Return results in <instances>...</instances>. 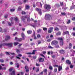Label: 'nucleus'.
<instances>
[{
	"label": "nucleus",
	"instance_id": "f257e3e1",
	"mask_svg": "<svg viewBox=\"0 0 75 75\" xmlns=\"http://www.w3.org/2000/svg\"><path fill=\"white\" fill-rule=\"evenodd\" d=\"M45 18L47 20H51L52 17H51V16L49 14H46Z\"/></svg>",
	"mask_w": 75,
	"mask_h": 75
},
{
	"label": "nucleus",
	"instance_id": "f03ea898",
	"mask_svg": "<svg viewBox=\"0 0 75 75\" xmlns=\"http://www.w3.org/2000/svg\"><path fill=\"white\" fill-rule=\"evenodd\" d=\"M13 71V69H9V71L10 72V75H15V71H13L12 72V71Z\"/></svg>",
	"mask_w": 75,
	"mask_h": 75
},
{
	"label": "nucleus",
	"instance_id": "7ed1b4c3",
	"mask_svg": "<svg viewBox=\"0 0 75 75\" xmlns=\"http://www.w3.org/2000/svg\"><path fill=\"white\" fill-rule=\"evenodd\" d=\"M58 43V41L56 40H54L52 42L51 44L52 45H56V44H57Z\"/></svg>",
	"mask_w": 75,
	"mask_h": 75
},
{
	"label": "nucleus",
	"instance_id": "20e7f679",
	"mask_svg": "<svg viewBox=\"0 0 75 75\" xmlns=\"http://www.w3.org/2000/svg\"><path fill=\"white\" fill-rule=\"evenodd\" d=\"M36 10L37 11H38L39 14L40 15H41L42 14V13L41 12V10L40 9H38V8H36Z\"/></svg>",
	"mask_w": 75,
	"mask_h": 75
},
{
	"label": "nucleus",
	"instance_id": "39448f33",
	"mask_svg": "<svg viewBox=\"0 0 75 75\" xmlns=\"http://www.w3.org/2000/svg\"><path fill=\"white\" fill-rule=\"evenodd\" d=\"M45 8L47 10H49L51 8V7H50V6L47 5L45 6Z\"/></svg>",
	"mask_w": 75,
	"mask_h": 75
},
{
	"label": "nucleus",
	"instance_id": "423d86ee",
	"mask_svg": "<svg viewBox=\"0 0 75 75\" xmlns=\"http://www.w3.org/2000/svg\"><path fill=\"white\" fill-rule=\"evenodd\" d=\"M53 29H54V28L52 27L50 28L48 31V33H51V32H52V31L53 30Z\"/></svg>",
	"mask_w": 75,
	"mask_h": 75
},
{
	"label": "nucleus",
	"instance_id": "0eeeda50",
	"mask_svg": "<svg viewBox=\"0 0 75 75\" xmlns=\"http://www.w3.org/2000/svg\"><path fill=\"white\" fill-rule=\"evenodd\" d=\"M39 61L40 62H43V61H44V58H39Z\"/></svg>",
	"mask_w": 75,
	"mask_h": 75
},
{
	"label": "nucleus",
	"instance_id": "6e6552de",
	"mask_svg": "<svg viewBox=\"0 0 75 75\" xmlns=\"http://www.w3.org/2000/svg\"><path fill=\"white\" fill-rule=\"evenodd\" d=\"M25 68L26 70V71L27 72H28L29 71V70H28L29 69L28 68V66H26L25 67Z\"/></svg>",
	"mask_w": 75,
	"mask_h": 75
},
{
	"label": "nucleus",
	"instance_id": "1a4fd4ad",
	"mask_svg": "<svg viewBox=\"0 0 75 75\" xmlns=\"http://www.w3.org/2000/svg\"><path fill=\"white\" fill-rule=\"evenodd\" d=\"M6 45H7V43H1L0 44V48H1L3 46H5Z\"/></svg>",
	"mask_w": 75,
	"mask_h": 75
},
{
	"label": "nucleus",
	"instance_id": "9d476101",
	"mask_svg": "<svg viewBox=\"0 0 75 75\" xmlns=\"http://www.w3.org/2000/svg\"><path fill=\"white\" fill-rule=\"evenodd\" d=\"M7 44V45H8V46L9 47H11L13 45V43H11L9 44Z\"/></svg>",
	"mask_w": 75,
	"mask_h": 75
},
{
	"label": "nucleus",
	"instance_id": "9b49d317",
	"mask_svg": "<svg viewBox=\"0 0 75 75\" xmlns=\"http://www.w3.org/2000/svg\"><path fill=\"white\" fill-rule=\"evenodd\" d=\"M15 40H17V41H21V40H22V38H20V39H18L17 37H15Z\"/></svg>",
	"mask_w": 75,
	"mask_h": 75
},
{
	"label": "nucleus",
	"instance_id": "f8f14e48",
	"mask_svg": "<svg viewBox=\"0 0 75 75\" xmlns=\"http://www.w3.org/2000/svg\"><path fill=\"white\" fill-rule=\"evenodd\" d=\"M21 36L23 38V39L24 40L25 39L24 38V37L25 36V35H24V33H22Z\"/></svg>",
	"mask_w": 75,
	"mask_h": 75
},
{
	"label": "nucleus",
	"instance_id": "ddd939ff",
	"mask_svg": "<svg viewBox=\"0 0 75 75\" xmlns=\"http://www.w3.org/2000/svg\"><path fill=\"white\" fill-rule=\"evenodd\" d=\"M36 51V50H33L32 52V53H28L27 54H35V52Z\"/></svg>",
	"mask_w": 75,
	"mask_h": 75
},
{
	"label": "nucleus",
	"instance_id": "4468645a",
	"mask_svg": "<svg viewBox=\"0 0 75 75\" xmlns=\"http://www.w3.org/2000/svg\"><path fill=\"white\" fill-rule=\"evenodd\" d=\"M60 46H62L64 45V42L63 41H60Z\"/></svg>",
	"mask_w": 75,
	"mask_h": 75
},
{
	"label": "nucleus",
	"instance_id": "2eb2a0df",
	"mask_svg": "<svg viewBox=\"0 0 75 75\" xmlns=\"http://www.w3.org/2000/svg\"><path fill=\"white\" fill-rule=\"evenodd\" d=\"M59 52L61 54H64V53H65V51L62 50H60Z\"/></svg>",
	"mask_w": 75,
	"mask_h": 75
},
{
	"label": "nucleus",
	"instance_id": "dca6fc26",
	"mask_svg": "<svg viewBox=\"0 0 75 75\" xmlns=\"http://www.w3.org/2000/svg\"><path fill=\"white\" fill-rule=\"evenodd\" d=\"M10 38V37L8 36H6L5 39V40H9Z\"/></svg>",
	"mask_w": 75,
	"mask_h": 75
},
{
	"label": "nucleus",
	"instance_id": "f3484780",
	"mask_svg": "<svg viewBox=\"0 0 75 75\" xmlns=\"http://www.w3.org/2000/svg\"><path fill=\"white\" fill-rule=\"evenodd\" d=\"M66 63H67V64L69 65V64H71V62L69 60H67L66 61Z\"/></svg>",
	"mask_w": 75,
	"mask_h": 75
},
{
	"label": "nucleus",
	"instance_id": "a211bd4d",
	"mask_svg": "<svg viewBox=\"0 0 75 75\" xmlns=\"http://www.w3.org/2000/svg\"><path fill=\"white\" fill-rule=\"evenodd\" d=\"M72 45L71 43H70L69 44V49H71V48H72Z\"/></svg>",
	"mask_w": 75,
	"mask_h": 75
},
{
	"label": "nucleus",
	"instance_id": "6ab92c4d",
	"mask_svg": "<svg viewBox=\"0 0 75 75\" xmlns=\"http://www.w3.org/2000/svg\"><path fill=\"white\" fill-rule=\"evenodd\" d=\"M62 67L61 66H59L58 67V71H60L61 70H62Z\"/></svg>",
	"mask_w": 75,
	"mask_h": 75
},
{
	"label": "nucleus",
	"instance_id": "aec40b11",
	"mask_svg": "<svg viewBox=\"0 0 75 75\" xmlns=\"http://www.w3.org/2000/svg\"><path fill=\"white\" fill-rule=\"evenodd\" d=\"M28 34H30L32 33V31L31 30H28L27 31Z\"/></svg>",
	"mask_w": 75,
	"mask_h": 75
},
{
	"label": "nucleus",
	"instance_id": "412c9836",
	"mask_svg": "<svg viewBox=\"0 0 75 75\" xmlns=\"http://www.w3.org/2000/svg\"><path fill=\"white\" fill-rule=\"evenodd\" d=\"M14 20L15 21H18V19L17 17H16L14 18Z\"/></svg>",
	"mask_w": 75,
	"mask_h": 75
},
{
	"label": "nucleus",
	"instance_id": "4be33fe9",
	"mask_svg": "<svg viewBox=\"0 0 75 75\" xmlns=\"http://www.w3.org/2000/svg\"><path fill=\"white\" fill-rule=\"evenodd\" d=\"M25 8L26 9H29V8H30V6L27 5H26L25 6Z\"/></svg>",
	"mask_w": 75,
	"mask_h": 75
},
{
	"label": "nucleus",
	"instance_id": "5701e85b",
	"mask_svg": "<svg viewBox=\"0 0 75 75\" xmlns=\"http://www.w3.org/2000/svg\"><path fill=\"white\" fill-rule=\"evenodd\" d=\"M57 39L58 40H59L60 41H63V39H62V38H57Z\"/></svg>",
	"mask_w": 75,
	"mask_h": 75
},
{
	"label": "nucleus",
	"instance_id": "b1692460",
	"mask_svg": "<svg viewBox=\"0 0 75 75\" xmlns=\"http://www.w3.org/2000/svg\"><path fill=\"white\" fill-rule=\"evenodd\" d=\"M26 18V17H21V19L22 20V21H24V20H25V18Z\"/></svg>",
	"mask_w": 75,
	"mask_h": 75
},
{
	"label": "nucleus",
	"instance_id": "393cba45",
	"mask_svg": "<svg viewBox=\"0 0 75 75\" xmlns=\"http://www.w3.org/2000/svg\"><path fill=\"white\" fill-rule=\"evenodd\" d=\"M39 70H40V68H36V72H38V71H39Z\"/></svg>",
	"mask_w": 75,
	"mask_h": 75
},
{
	"label": "nucleus",
	"instance_id": "a878e982",
	"mask_svg": "<svg viewBox=\"0 0 75 75\" xmlns=\"http://www.w3.org/2000/svg\"><path fill=\"white\" fill-rule=\"evenodd\" d=\"M43 30H44V31H45L46 32H47V28H43Z\"/></svg>",
	"mask_w": 75,
	"mask_h": 75
},
{
	"label": "nucleus",
	"instance_id": "bb28decb",
	"mask_svg": "<svg viewBox=\"0 0 75 75\" xmlns=\"http://www.w3.org/2000/svg\"><path fill=\"white\" fill-rule=\"evenodd\" d=\"M56 35H61V32H59L57 33L56 34Z\"/></svg>",
	"mask_w": 75,
	"mask_h": 75
},
{
	"label": "nucleus",
	"instance_id": "cd10ccee",
	"mask_svg": "<svg viewBox=\"0 0 75 75\" xmlns=\"http://www.w3.org/2000/svg\"><path fill=\"white\" fill-rule=\"evenodd\" d=\"M64 34H69V32L68 31H66L65 32H64Z\"/></svg>",
	"mask_w": 75,
	"mask_h": 75
},
{
	"label": "nucleus",
	"instance_id": "c85d7f7f",
	"mask_svg": "<svg viewBox=\"0 0 75 75\" xmlns=\"http://www.w3.org/2000/svg\"><path fill=\"white\" fill-rule=\"evenodd\" d=\"M47 69H46L45 70H44V72H45V74L46 75V74H47Z\"/></svg>",
	"mask_w": 75,
	"mask_h": 75
},
{
	"label": "nucleus",
	"instance_id": "c756f323",
	"mask_svg": "<svg viewBox=\"0 0 75 75\" xmlns=\"http://www.w3.org/2000/svg\"><path fill=\"white\" fill-rule=\"evenodd\" d=\"M13 24V23L12 22H11V23H8V24L9 25L11 26L12 25V24Z\"/></svg>",
	"mask_w": 75,
	"mask_h": 75
},
{
	"label": "nucleus",
	"instance_id": "7c9ffc66",
	"mask_svg": "<svg viewBox=\"0 0 75 75\" xmlns=\"http://www.w3.org/2000/svg\"><path fill=\"white\" fill-rule=\"evenodd\" d=\"M18 43L17 42H14V45H15V46L17 45H18Z\"/></svg>",
	"mask_w": 75,
	"mask_h": 75
},
{
	"label": "nucleus",
	"instance_id": "2f4dec72",
	"mask_svg": "<svg viewBox=\"0 0 75 75\" xmlns=\"http://www.w3.org/2000/svg\"><path fill=\"white\" fill-rule=\"evenodd\" d=\"M16 65H17V68H19V67H20V66L19 65V64H18V63H17L16 64Z\"/></svg>",
	"mask_w": 75,
	"mask_h": 75
},
{
	"label": "nucleus",
	"instance_id": "473e14b6",
	"mask_svg": "<svg viewBox=\"0 0 75 75\" xmlns=\"http://www.w3.org/2000/svg\"><path fill=\"white\" fill-rule=\"evenodd\" d=\"M70 68H73V67H74V65L71 64L70 66Z\"/></svg>",
	"mask_w": 75,
	"mask_h": 75
},
{
	"label": "nucleus",
	"instance_id": "72a5a7b5",
	"mask_svg": "<svg viewBox=\"0 0 75 75\" xmlns=\"http://www.w3.org/2000/svg\"><path fill=\"white\" fill-rule=\"evenodd\" d=\"M15 10V9H11L10 10L12 12L14 11Z\"/></svg>",
	"mask_w": 75,
	"mask_h": 75
},
{
	"label": "nucleus",
	"instance_id": "f704fd0d",
	"mask_svg": "<svg viewBox=\"0 0 75 75\" xmlns=\"http://www.w3.org/2000/svg\"><path fill=\"white\" fill-rule=\"evenodd\" d=\"M55 48H59V46L58 45H56L55 46Z\"/></svg>",
	"mask_w": 75,
	"mask_h": 75
},
{
	"label": "nucleus",
	"instance_id": "c9c22d12",
	"mask_svg": "<svg viewBox=\"0 0 75 75\" xmlns=\"http://www.w3.org/2000/svg\"><path fill=\"white\" fill-rule=\"evenodd\" d=\"M48 48H50V49H52L54 48V47L51 46H48Z\"/></svg>",
	"mask_w": 75,
	"mask_h": 75
},
{
	"label": "nucleus",
	"instance_id": "e433bc0d",
	"mask_svg": "<svg viewBox=\"0 0 75 75\" xmlns=\"http://www.w3.org/2000/svg\"><path fill=\"white\" fill-rule=\"evenodd\" d=\"M61 14H62V15L63 16H65L66 13H62Z\"/></svg>",
	"mask_w": 75,
	"mask_h": 75
},
{
	"label": "nucleus",
	"instance_id": "4c0bfd02",
	"mask_svg": "<svg viewBox=\"0 0 75 75\" xmlns=\"http://www.w3.org/2000/svg\"><path fill=\"white\" fill-rule=\"evenodd\" d=\"M41 29H40L37 30V32L38 33H40V32H41Z\"/></svg>",
	"mask_w": 75,
	"mask_h": 75
},
{
	"label": "nucleus",
	"instance_id": "58836bf2",
	"mask_svg": "<svg viewBox=\"0 0 75 75\" xmlns=\"http://www.w3.org/2000/svg\"><path fill=\"white\" fill-rule=\"evenodd\" d=\"M49 69H51V70H52V66L49 67Z\"/></svg>",
	"mask_w": 75,
	"mask_h": 75
},
{
	"label": "nucleus",
	"instance_id": "ea45409f",
	"mask_svg": "<svg viewBox=\"0 0 75 75\" xmlns=\"http://www.w3.org/2000/svg\"><path fill=\"white\" fill-rule=\"evenodd\" d=\"M57 71V68H55L54 69V72H56Z\"/></svg>",
	"mask_w": 75,
	"mask_h": 75
},
{
	"label": "nucleus",
	"instance_id": "a19ab883",
	"mask_svg": "<svg viewBox=\"0 0 75 75\" xmlns=\"http://www.w3.org/2000/svg\"><path fill=\"white\" fill-rule=\"evenodd\" d=\"M21 10V8L19 6L18 7V11H20Z\"/></svg>",
	"mask_w": 75,
	"mask_h": 75
},
{
	"label": "nucleus",
	"instance_id": "79ce46f5",
	"mask_svg": "<svg viewBox=\"0 0 75 75\" xmlns=\"http://www.w3.org/2000/svg\"><path fill=\"white\" fill-rule=\"evenodd\" d=\"M22 14H25V12L24 11H22Z\"/></svg>",
	"mask_w": 75,
	"mask_h": 75
},
{
	"label": "nucleus",
	"instance_id": "37998d69",
	"mask_svg": "<svg viewBox=\"0 0 75 75\" xmlns=\"http://www.w3.org/2000/svg\"><path fill=\"white\" fill-rule=\"evenodd\" d=\"M33 59H35L37 58V56H35L33 57Z\"/></svg>",
	"mask_w": 75,
	"mask_h": 75
},
{
	"label": "nucleus",
	"instance_id": "c03bdc74",
	"mask_svg": "<svg viewBox=\"0 0 75 75\" xmlns=\"http://www.w3.org/2000/svg\"><path fill=\"white\" fill-rule=\"evenodd\" d=\"M74 6H72L70 8L71 10H72V9H74Z\"/></svg>",
	"mask_w": 75,
	"mask_h": 75
},
{
	"label": "nucleus",
	"instance_id": "a18cd8bd",
	"mask_svg": "<svg viewBox=\"0 0 75 75\" xmlns=\"http://www.w3.org/2000/svg\"><path fill=\"white\" fill-rule=\"evenodd\" d=\"M37 37L38 38H40V35H37Z\"/></svg>",
	"mask_w": 75,
	"mask_h": 75
},
{
	"label": "nucleus",
	"instance_id": "49530a36",
	"mask_svg": "<svg viewBox=\"0 0 75 75\" xmlns=\"http://www.w3.org/2000/svg\"><path fill=\"white\" fill-rule=\"evenodd\" d=\"M58 21L59 23H61V19H59L58 20Z\"/></svg>",
	"mask_w": 75,
	"mask_h": 75
},
{
	"label": "nucleus",
	"instance_id": "de8ad7c7",
	"mask_svg": "<svg viewBox=\"0 0 75 75\" xmlns=\"http://www.w3.org/2000/svg\"><path fill=\"white\" fill-rule=\"evenodd\" d=\"M7 17H8V15H6L4 16V18H7Z\"/></svg>",
	"mask_w": 75,
	"mask_h": 75
},
{
	"label": "nucleus",
	"instance_id": "09e8293b",
	"mask_svg": "<svg viewBox=\"0 0 75 75\" xmlns=\"http://www.w3.org/2000/svg\"><path fill=\"white\" fill-rule=\"evenodd\" d=\"M71 23V21L70 20H69L67 21V24H69Z\"/></svg>",
	"mask_w": 75,
	"mask_h": 75
},
{
	"label": "nucleus",
	"instance_id": "8fccbe9b",
	"mask_svg": "<svg viewBox=\"0 0 75 75\" xmlns=\"http://www.w3.org/2000/svg\"><path fill=\"white\" fill-rule=\"evenodd\" d=\"M22 56V55L21 54H19L18 55V57H21Z\"/></svg>",
	"mask_w": 75,
	"mask_h": 75
},
{
	"label": "nucleus",
	"instance_id": "3c124183",
	"mask_svg": "<svg viewBox=\"0 0 75 75\" xmlns=\"http://www.w3.org/2000/svg\"><path fill=\"white\" fill-rule=\"evenodd\" d=\"M38 4H40V5L41 6V7H42V5L41 4V3L38 2Z\"/></svg>",
	"mask_w": 75,
	"mask_h": 75
},
{
	"label": "nucleus",
	"instance_id": "603ef678",
	"mask_svg": "<svg viewBox=\"0 0 75 75\" xmlns=\"http://www.w3.org/2000/svg\"><path fill=\"white\" fill-rule=\"evenodd\" d=\"M55 30H56V31H58V30H59V29H58V28H55Z\"/></svg>",
	"mask_w": 75,
	"mask_h": 75
},
{
	"label": "nucleus",
	"instance_id": "864d4df0",
	"mask_svg": "<svg viewBox=\"0 0 75 75\" xmlns=\"http://www.w3.org/2000/svg\"><path fill=\"white\" fill-rule=\"evenodd\" d=\"M20 52V51L18 49H17L16 50L17 53H18V52Z\"/></svg>",
	"mask_w": 75,
	"mask_h": 75
},
{
	"label": "nucleus",
	"instance_id": "5fc2aeb1",
	"mask_svg": "<svg viewBox=\"0 0 75 75\" xmlns=\"http://www.w3.org/2000/svg\"><path fill=\"white\" fill-rule=\"evenodd\" d=\"M0 62H4V60L3 59H0Z\"/></svg>",
	"mask_w": 75,
	"mask_h": 75
},
{
	"label": "nucleus",
	"instance_id": "6e6d98bb",
	"mask_svg": "<svg viewBox=\"0 0 75 75\" xmlns=\"http://www.w3.org/2000/svg\"><path fill=\"white\" fill-rule=\"evenodd\" d=\"M11 54L13 55H16V54L14 53H11Z\"/></svg>",
	"mask_w": 75,
	"mask_h": 75
},
{
	"label": "nucleus",
	"instance_id": "4d7b16f0",
	"mask_svg": "<svg viewBox=\"0 0 75 75\" xmlns=\"http://www.w3.org/2000/svg\"><path fill=\"white\" fill-rule=\"evenodd\" d=\"M72 20H73L74 21H75V17H74L72 18Z\"/></svg>",
	"mask_w": 75,
	"mask_h": 75
},
{
	"label": "nucleus",
	"instance_id": "13d9d810",
	"mask_svg": "<svg viewBox=\"0 0 75 75\" xmlns=\"http://www.w3.org/2000/svg\"><path fill=\"white\" fill-rule=\"evenodd\" d=\"M40 55L41 56H42V57H45V56H44V55H43V54H40Z\"/></svg>",
	"mask_w": 75,
	"mask_h": 75
},
{
	"label": "nucleus",
	"instance_id": "bf43d9fd",
	"mask_svg": "<svg viewBox=\"0 0 75 75\" xmlns=\"http://www.w3.org/2000/svg\"><path fill=\"white\" fill-rule=\"evenodd\" d=\"M42 53L43 54H46V51H43L42 52Z\"/></svg>",
	"mask_w": 75,
	"mask_h": 75
},
{
	"label": "nucleus",
	"instance_id": "052dcab7",
	"mask_svg": "<svg viewBox=\"0 0 75 75\" xmlns=\"http://www.w3.org/2000/svg\"><path fill=\"white\" fill-rule=\"evenodd\" d=\"M60 6H63V2L60 3Z\"/></svg>",
	"mask_w": 75,
	"mask_h": 75
},
{
	"label": "nucleus",
	"instance_id": "680f3d73",
	"mask_svg": "<svg viewBox=\"0 0 75 75\" xmlns=\"http://www.w3.org/2000/svg\"><path fill=\"white\" fill-rule=\"evenodd\" d=\"M48 55H50L51 54V52H48L47 53Z\"/></svg>",
	"mask_w": 75,
	"mask_h": 75
},
{
	"label": "nucleus",
	"instance_id": "e2e57ef3",
	"mask_svg": "<svg viewBox=\"0 0 75 75\" xmlns=\"http://www.w3.org/2000/svg\"><path fill=\"white\" fill-rule=\"evenodd\" d=\"M36 66H40V64L38 63H36Z\"/></svg>",
	"mask_w": 75,
	"mask_h": 75
},
{
	"label": "nucleus",
	"instance_id": "0e129e2a",
	"mask_svg": "<svg viewBox=\"0 0 75 75\" xmlns=\"http://www.w3.org/2000/svg\"><path fill=\"white\" fill-rule=\"evenodd\" d=\"M51 41V40L50 39H49L48 40H47V42H50Z\"/></svg>",
	"mask_w": 75,
	"mask_h": 75
},
{
	"label": "nucleus",
	"instance_id": "69168bd1",
	"mask_svg": "<svg viewBox=\"0 0 75 75\" xmlns=\"http://www.w3.org/2000/svg\"><path fill=\"white\" fill-rule=\"evenodd\" d=\"M51 71H50L49 73V74H48V75H51Z\"/></svg>",
	"mask_w": 75,
	"mask_h": 75
},
{
	"label": "nucleus",
	"instance_id": "338daca9",
	"mask_svg": "<svg viewBox=\"0 0 75 75\" xmlns=\"http://www.w3.org/2000/svg\"><path fill=\"white\" fill-rule=\"evenodd\" d=\"M13 20V17H12L11 18V21H12V20Z\"/></svg>",
	"mask_w": 75,
	"mask_h": 75
},
{
	"label": "nucleus",
	"instance_id": "774afa93",
	"mask_svg": "<svg viewBox=\"0 0 75 75\" xmlns=\"http://www.w3.org/2000/svg\"><path fill=\"white\" fill-rule=\"evenodd\" d=\"M33 7H35V4H33Z\"/></svg>",
	"mask_w": 75,
	"mask_h": 75
}]
</instances>
